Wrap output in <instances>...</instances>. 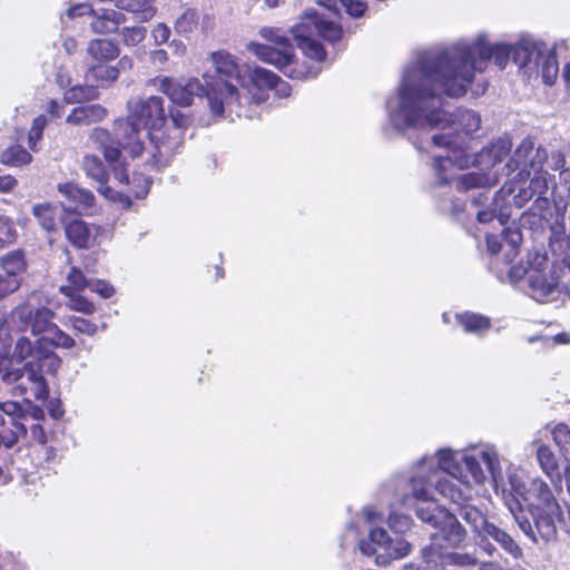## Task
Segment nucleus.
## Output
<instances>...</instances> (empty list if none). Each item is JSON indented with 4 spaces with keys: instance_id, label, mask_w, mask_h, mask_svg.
<instances>
[{
    "instance_id": "17",
    "label": "nucleus",
    "mask_w": 570,
    "mask_h": 570,
    "mask_svg": "<svg viewBox=\"0 0 570 570\" xmlns=\"http://www.w3.org/2000/svg\"><path fill=\"white\" fill-rule=\"evenodd\" d=\"M453 478L455 481L449 478L440 479L435 484V489L443 498L460 508L472 499V487L469 481L461 479V474Z\"/></svg>"
},
{
    "instance_id": "41",
    "label": "nucleus",
    "mask_w": 570,
    "mask_h": 570,
    "mask_svg": "<svg viewBox=\"0 0 570 570\" xmlns=\"http://www.w3.org/2000/svg\"><path fill=\"white\" fill-rule=\"evenodd\" d=\"M67 325H69L76 334L94 336L98 332V325L95 322L81 316L69 315Z\"/></svg>"
},
{
    "instance_id": "40",
    "label": "nucleus",
    "mask_w": 570,
    "mask_h": 570,
    "mask_svg": "<svg viewBox=\"0 0 570 570\" xmlns=\"http://www.w3.org/2000/svg\"><path fill=\"white\" fill-rule=\"evenodd\" d=\"M155 0H127L126 10L139 14L141 21H147L155 16Z\"/></svg>"
},
{
    "instance_id": "36",
    "label": "nucleus",
    "mask_w": 570,
    "mask_h": 570,
    "mask_svg": "<svg viewBox=\"0 0 570 570\" xmlns=\"http://www.w3.org/2000/svg\"><path fill=\"white\" fill-rule=\"evenodd\" d=\"M252 83L259 90H273L278 87L279 76L262 67H255L250 73Z\"/></svg>"
},
{
    "instance_id": "19",
    "label": "nucleus",
    "mask_w": 570,
    "mask_h": 570,
    "mask_svg": "<svg viewBox=\"0 0 570 570\" xmlns=\"http://www.w3.org/2000/svg\"><path fill=\"white\" fill-rule=\"evenodd\" d=\"M82 169L87 177L98 184L97 190L109 197L111 188L108 186L109 170L97 155H86L82 159Z\"/></svg>"
},
{
    "instance_id": "13",
    "label": "nucleus",
    "mask_w": 570,
    "mask_h": 570,
    "mask_svg": "<svg viewBox=\"0 0 570 570\" xmlns=\"http://www.w3.org/2000/svg\"><path fill=\"white\" fill-rule=\"evenodd\" d=\"M432 141L438 147H445L448 149V154L445 157H435L434 158V167L440 177V183L442 185L450 184V180L442 177V171L444 170V163L449 161L453 166H456L461 169L468 168L471 161V155L468 153V139L464 138H455L450 134H436L432 137Z\"/></svg>"
},
{
    "instance_id": "14",
    "label": "nucleus",
    "mask_w": 570,
    "mask_h": 570,
    "mask_svg": "<svg viewBox=\"0 0 570 570\" xmlns=\"http://www.w3.org/2000/svg\"><path fill=\"white\" fill-rule=\"evenodd\" d=\"M148 136L155 142L156 151L151 156V165L157 169L167 166L185 141V136L179 129L168 128L164 131L161 128Z\"/></svg>"
},
{
    "instance_id": "12",
    "label": "nucleus",
    "mask_w": 570,
    "mask_h": 570,
    "mask_svg": "<svg viewBox=\"0 0 570 570\" xmlns=\"http://www.w3.org/2000/svg\"><path fill=\"white\" fill-rule=\"evenodd\" d=\"M60 224L68 243L76 249H89L96 245L100 226L90 225L71 207H63Z\"/></svg>"
},
{
    "instance_id": "42",
    "label": "nucleus",
    "mask_w": 570,
    "mask_h": 570,
    "mask_svg": "<svg viewBox=\"0 0 570 570\" xmlns=\"http://www.w3.org/2000/svg\"><path fill=\"white\" fill-rule=\"evenodd\" d=\"M37 348H38L37 342L33 344L30 338L22 336V337L18 338V341L16 342L14 350H13V357L19 362H22L29 357L31 360H35Z\"/></svg>"
},
{
    "instance_id": "35",
    "label": "nucleus",
    "mask_w": 570,
    "mask_h": 570,
    "mask_svg": "<svg viewBox=\"0 0 570 570\" xmlns=\"http://www.w3.org/2000/svg\"><path fill=\"white\" fill-rule=\"evenodd\" d=\"M89 286V282L83 272L72 266L67 274V284L60 286L59 292L63 296H71L75 293H81L86 287Z\"/></svg>"
},
{
    "instance_id": "32",
    "label": "nucleus",
    "mask_w": 570,
    "mask_h": 570,
    "mask_svg": "<svg viewBox=\"0 0 570 570\" xmlns=\"http://www.w3.org/2000/svg\"><path fill=\"white\" fill-rule=\"evenodd\" d=\"M535 174L530 179L528 187L535 196L534 204L535 206L547 209L550 206L549 198L546 197V194L549 189L548 185V173L541 169L533 170Z\"/></svg>"
},
{
    "instance_id": "30",
    "label": "nucleus",
    "mask_w": 570,
    "mask_h": 570,
    "mask_svg": "<svg viewBox=\"0 0 570 570\" xmlns=\"http://www.w3.org/2000/svg\"><path fill=\"white\" fill-rule=\"evenodd\" d=\"M483 535L492 538L501 546L505 552L511 554L513 558L518 559L522 557V549L518 546L513 538L508 532L497 527L494 523L487 525Z\"/></svg>"
},
{
    "instance_id": "46",
    "label": "nucleus",
    "mask_w": 570,
    "mask_h": 570,
    "mask_svg": "<svg viewBox=\"0 0 570 570\" xmlns=\"http://www.w3.org/2000/svg\"><path fill=\"white\" fill-rule=\"evenodd\" d=\"M445 509L441 505H428V507H417L415 510L416 517L430 524L431 527L435 528L439 521L441 520L443 513L440 512V510Z\"/></svg>"
},
{
    "instance_id": "15",
    "label": "nucleus",
    "mask_w": 570,
    "mask_h": 570,
    "mask_svg": "<svg viewBox=\"0 0 570 570\" xmlns=\"http://www.w3.org/2000/svg\"><path fill=\"white\" fill-rule=\"evenodd\" d=\"M154 81L158 82V89L179 107H190L195 96L204 91V86L197 78H190L184 83L173 77H157Z\"/></svg>"
},
{
    "instance_id": "7",
    "label": "nucleus",
    "mask_w": 570,
    "mask_h": 570,
    "mask_svg": "<svg viewBox=\"0 0 570 570\" xmlns=\"http://www.w3.org/2000/svg\"><path fill=\"white\" fill-rule=\"evenodd\" d=\"M12 316L17 317L24 325L30 326V331L38 344H49L55 348L71 350L76 346V340L63 332L53 323L56 313L49 307L35 308L30 302H22L12 309Z\"/></svg>"
},
{
    "instance_id": "3",
    "label": "nucleus",
    "mask_w": 570,
    "mask_h": 570,
    "mask_svg": "<svg viewBox=\"0 0 570 570\" xmlns=\"http://www.w3.org/2000/svg\"><path fill=\"white\" fill-rule=\"evenodd\" d=\"M509 485L505 504L523 533L534 542L554 538L562 510L549 485L541 479L527 484L518 475L509 476Z\"/></svg>"
},
{
    "instance_id": "1",
    "label": "nucleus",
    "mask_w": 570,
    "mask_h": 570,
    "mask_svg": "<svg viewBox=\"0 0 570 570\" xmlns=\"http://www.w3.org/2000/svg\"><path fill=\"white\" fill-rule=\"evenodd\" d=\"M420 75L415 83H405L400 90V110L403 114L407 127L448 130L455 138L470 140L472 135L480 129L481 117L470 109H458L455 112H446L441 108H434L432 101L440 99L445 94L442 85L443 75L450 73L442 69L436 79L428 81V72L423 66V59L419 62Z\"/></svg>"
},
{
    "instance_id": "31",
    "label": "nucleus",
    "mask_w": 570,
    "mask_h": 570,
    "mask_svg": "<svg viewBox=\"0 0 570 570\" xmlns=\"http://www.w3.org/2000/svg\"><path fill=\"white\" fill-rule=\"evenodd\" d=\"M99 90L94 85H75L63 92V101L68 105L82 104L99 98Z\"/></svg>"
},
{
    "instance_id": "10",
    "label": "nucleus",
    "mask_w": 570,
    "mask_h": 570,
    "mask_svg": "<svg viewBox=\"0 0 570 570\" xmlns=\"http://www.w3.org/2000/svg\"><path fill=\"white\" fill-rule=\"evenodd\" d=\"M358 547L363 554L375 556L377 564H386L392 560L401 559L411 550L407 542H394L382 528L372 529L367 539H362Z\"/></svg>"
},
{
    "instance_id": "47",
    "label": "nucleus",
    "mask_w": 570,
    "mask_h": 570,
    "mask_svg": "<svg viewBox=\"0 0 570 570\" xmlns=\"http://www.w3.org/2000/svg\"><path fill=\"white\" fill-rule=\"evenodd\" d=\"M17 229L12 219L0 216V248L14 243Z\"/></svg>"
},
{
    "instance_id": "59",
    "label": "nucleus",
    "mask_w": 570,
    "mask_h": 570,
    "mask_svg": "<svg viewBox=\"0 0 570 570\" xmlns=\"http://www.w3.org/2000/svg\"><path fill=\"white\" fill-rule=\"evenodd\" d=\"M318 3L328 10L330 17H326L327 19L335 21L334 19L338 20L341 18L340 7H342L343 0H318Z\"/></svg>"
},
{
    "instance_id": "49",
    "label": "nucleus",
    "mask_w": 570,
    "mask_h": 570,
    "mask_svg": "<svg viewBox=\"0 0 570 570\" xmlns=\"http://www.w3.org/2000/svg\"><path fill=\"white\" fill-rule=\"evenodd\" d=\"M552 439L561 451L570 446V429L566 423H558L552 430Z\"/></svg>"
},
{
    "instance_id": "51",
    "label": "nucleus",
    "mask_w": 570,
    "mask_h": 570,
    "mask_svg": "<svg viewBox=\"0 0 570 570\" xmlns=\"http://www.w3.org/2000/svg\"><path fill=\"white\" fill-rule=\"evenodd\" d=\"M169 116L173 122L171 129H179L185 135L186 129L191 125L193 122V116L191 114H185L178 109H170Z\"/></svg>"
},
{
    "instance_id": "26",
    "label": "nucleus",
    "mask_w": 570,
    "mask_h": 570,
    "mask_svg": "<svg viewBox=\"0 0 570 570\" xmlns=\"http://www.w3.org/2000/svg\"><path fill=\"white\" fill-rule=\"evenodd\" d=\"M32 215L38 224L47 233H58L60 216L57 212V206L51 203L36 204L32 207Z\"/></svg>"
},
{
    "instance_id": "22",
    "label": "nucleus",
    "mask_w": 570,
    "mask_h": 570,
    "mask_svg": "<svg viewBox=\"0 0 570 570\" xmlns=\"http://www.w3.org/2000/svg\"><path fill=\"white\" fill-rule=\"evenodd\" d=\"M542 43L534 41H520L511 45V59L520 68L527 67L532 60L539 63L542 57Z\"/></svg>"
},
{
    "instance_id": "54",
    "label": "nucleus",
    "mask_w": 570,
    "mask_h": 570,
    "mask_svg": "<svg viewBox=\"0 0 570 570\" xmlns=\"http://www.w3.org/2000/svg\"><path fill=\"white\" fill-rule=\"evenodd\" d=\"M0 413L1 419H4V414L9 416V419L18 420V417L22 414V406L16 401H6L0 402ZM7 422H10L8 420Z\"/></svg>"
},
{
    "instance_id": "61",
    "label": "nucleus",
    "mask_w": 570,
    "mask_h": 570,
    "mask_svg": "<svg viewBox=\"0 0 570 570\" xmlns=\"http://www.w3.org/2000/svg\"><path fill=\"white\" fill-rule=\"evenodd\" d=\"M153 36L157 43H165L170 37V29L165 23H158L153 30Z\"/></svg>"
},
{
    "instance_id": "34",
    "label": "nucleus",
    "mask_w": 570,
    "mask_h": 570,
    "mask_svg": "<svg viewBox=\"0 0 570 570\" xmlns=\"http://www.w3.org/2000/svg\"><path fill=\"white\" fill-rule=\"evenodd\" d=\"M459 509L463 520L479 534H483L487 525L491 524V522L487 520L485 514L476 507L469 504V502L464 503V505H461Z\"/></svg>"
},
{
    "instance_id": "33",
    "label": "nucleus",
    "mask_w": 570,
    "mask_h": 570,
    "mask_svg": "<svg viewBox=\"0 0 570 570\" xmlns=\"http://www.w3.org/2000/svg\"><path fill=\"white\" fill-rule=\"evenodd\" d=\"M31 160V154L18 144L7 147L0 155L1 164L9 167H21L30 164Z\"/></svg>"
},
{
    "instance_id": "29",
    "label": "nucleus",
    "mask_w": 570,
    "mask_h": 570,
    "mask_svg": "<svg viewBox=\"0 0 570 570\" xmlns=\"http://www.w3.org/2000/svg\"><path fill=\"white\" fill-rule=\"evenodd\" d=\"M108 62H96L87 70V78L96 82L97 88L106 87L116 81L119 77V68L108 66Z\"/></svg>"
},
{
    "instance_id": "39",
    "label": "nucleus",
    "mask_w": 570,
    "mask_h": 570,
    "mask_svg": "<svg viewBox=\"0 0 570 570\" xmlns=\"http://www.w3.org/2000/svg\"><path fill=\"white\" fill-rule=\"evenodd\" d=\"M261 37L276 47L294 49L289 38L284 31L275 27H264L259 30Z\"/></svg>"
},
{
    "instance_id": "9",
    "label": "nucleus",
    "mask_w": 570,
    "mask_h": 570,
    "mask_svg": "<svg viewBox=\"0 0 570 570\" xmlns=\"http://www.w3.org/2000/svg\"><path fill=\"white\" fill-rule=\"evenodd\" d=\"M247 50L261 61L275 66L292 79L315 77L316 71L311 68L298 67L294 49L269 46L256 41L247 43Z\"/></svg>"
},
{
    "instance_id": "44",
    "label": "nucleus",
    "mask_w": 570,
    "mask_h": 570,
    "mask_svg": "<svg viewBox=\"0 0 570 570\" xmlns=\"http://www.w3.org/2000/svg\"><path fill=\"white\" fill-rule=\"evenodd\" d=\"M529 285L533 292L539 293L542 296L550 295L556 287V284L552 281H549L540 272H533L530 274Z\"/></svg>"
},
{
    "instance_id": "28",
    "label": "nucleus",
    "mask_w": 570,
    "mask_h": 570,
    "mask_svg": "<svg viewBox=\"0 0 570 570\" xmlns=\"http://www.w3.org/2000/svg\"><path fill=\"white\" fill-rule=\"evenodd\" d=\"M126 21L124 13L114 9H102L91 22L92 30L97 33L117 32L121 23Z\"/></svg>"
},
{
    "instance_id": "21",
    "label": "nucleus",
    "mask_w": 570,
    "mask_h": 570,
    "mask_svg": "<svg viewBox=\"0 0 570 570\" xmlns=\"http://www.w3.org/2000/svg\"><path fill=\"white\" fill-rule=\"evenodd\" d=\"M58 191L75 208L89 209L96 203L95 195L91 190L80 187L78 184L67 181L58 185Z\"/></svg>"
},
{
    "instance_id": "16",
    "label": "nucleus",
    "mask_w": 570,
    "mask_h": 570,
    "mask_svg": "<svg viewBox=\"0 0 570 570\" xmlns=\"http://www.w3.org/2000/svg\"><path fill=\"white\" fill-rule=\"evenodd\" d=\"M548 155L543 148H535L531 137L522 139L509 161L512 169H519V176L529 177L531 170L541 169L547 161Z\"/></svg>"
},
{
    "instance_id": "53",
    "label": "nucleus",
    "mask_w": 570,
    "mask_h": 570,
    "mask_svg": "<svg viewBox=\"0 0 570 570\" xmlns=\"http://www.w3.org/2000/svg\"><path fill=\"white\" fill-rule=\"evenodd\" d=\"M146 37L144 27H126L122 30V41L127 46H136Z\"/></svg>"
},
{
    "instance_id": "18",
    "label": "nucleus",
    "mask_w": 570,
    "mask_h": 570,
    "mask_svg": "<svg viewBox=\"0 0 570 570\" xmlns=\"http://www.w3.org/2000/svg\"><path fill=\"white\" fill-rule=\"evenodd\" d=\"M443 513L435 529L445 542V547H460L466 539V531L458 520L456 515L448 509L440 510Z\"/></svg>"
},
{
    "instance_id": "57",
    "label": "nucleus",
    "mask_w": 570,
    "mask_h": 570,
    "mask_svg": "<svg viewBox=\"0 0 570 570\" xmlns=\"http://www.w3.org/2000/svg\"><path fill=\"white\" fill-rule=\"evenodd\" d=\"M411 497H413L414 499H416L419 501H423V502H429V501L432 500V498L430 495L429 489L425 485H423V484L419 485L416 483L415 479H413V491H412V494L411 495H404L403 499H402V502L405 504Z\"/></svg>"
},
{
    "instance_id": "5",
    "label": "nucleus",
    "mask_w": 570,
    "mask_h": 570,
    "mask_svg": "<svg viewBox=\"0 0 570 570\" xmlns=\"http://www.w3.org/2000/svg\"><path fill=\"white\" fill-rule=\"evenodd\" d=\"M292 33L303 55L320 63L325 61L327 53L324 46L314 37L320 36L333 45L342 40L343 28L338 21L325 18L324 13L311 11L306 12L301 21L292 28Z\"/></svg>"
},
{
    "instance_id": "56",
    "label": "nucleus",
    "mask_w": 570,
    "mask_h": 570,
    "mask_svg": "<svg viewBox=\"0 0 570 570\" xmlns=\"http://www.w3.org/2000/svg\"><path fill=\"white\" fill-rule=\"evenodd\" d=\"M389 525L396 532H403L411 525V518L403 514L391 513L389 515Z\"/></svg>"
},
{
    "instance_id": "20",
    "label": "nucleus",
    "mask_w": 570,
    "mask_h": 570,
    "mask_svg": "<svg viewBox=\"0 0 570 570\" xmlns=\"http://www.w3.org/2000/svg\"><path fill=\"white\" fill-rule=\"evenodd\" d=\"M108 110L99 104L82 105L71 109L66 121L73 126H89L102 121Z\"/></svg>"
},
{
    "instance_id": "4",
    "label": "nucleus",
    "mask_w": 570,
    "mask_h": 570,
    "mask_svg": "<svg viewBox=\"0 0 570 570\" xmlns=\"http://www.w3.org/2000/svg\"><path fill=\"white\" fill-rule=\"evenodd\" d=\"M126 118H119L114 124L115 136L125 140V150L135 158L142 155L145 146L139 135L141 129L148 135L161 129L166 124L164 100L158 96L146 99H130L127 102Z\"/></svg>"
},
{
    "instance_id": "11",
    "label": "nucleus",
    "mask_w": 570,
    "mask_h": 570,
    "mask_svg": "<svg viewBox=\"0 0 570 570\" xmlns=\"http://www.w3.org/2000/svg\"><path fill=\"white\" fill-rule=\"evenodd\" d=\"M89 139L101 151L105 160L111 167L115 179L120 184L129 185L127 167L124 163H120L122 150H125V140L114 137L108 129L102 127H95L89 134Z\"/></svg>"
},
{
    "instance_id": "63",
    "label": "nucleus",
    "mask_w": 570,
    "mask_h": 570,
    "mask_svg": "<svg viewBox=\"0 0 570 570\" xmlns=\"http://www.w3.org/2000/svg\"><path fill=\"white\" fill-rule=\"evenodd\" d=\"M450 559L454 564L459 566H474L476 564V559L468 553H452L450 554Z\"/></svg>"
},
{
    "instance_id": "23",
    "label": "nucleus",
    "mask_w": 570,
    "mask_h": 570,
    "mask_svg": "<svg viewBox=\"0 0 570 570\" xmlns=\"http://www.w3.org/2000/svg\"><path fill=\"white\" fill-rule=\"evenodd\" d=\"M456 323L465 333L483 335L492 327V321L489 316L465 311L455 314Z\"/></svg>"
},
{
    "instance_id": "52",
    "label": "nucleus",
    "mask_w": 570,
    "mask_h": 570,
    "mask_svg": "<svg viewBox=\"0 0 570 570\" xmlns=\"http://www.w3.org/2000/svg\"><path fill=\"white\" fill-rule=\"evenodd\" d=\"M463 464L466 472L471 475V478L476 482L481 483L484 480L483 470L478 461V459L473 455H465L463 458Z\"/></svg>"
},
{
    "instance_id": "58",
    "label": "nucleus",
    "mask_w": 570,
    "mask_h": 570,
    "mask_svg": "<svg viewBox=\"0 0 570 570\" xmlns=\"http://www.w3.org/2000/svg\"><path fill=\"white\" fill-rule=\"evenodd\" d=\"M90 289L102 298H110L115 294V287L107 281L98 279L90 286Z\"/></svg>"
},
{
    "instance_id": "45",
    "label": "nucleus",
    "mask_w": 570,
    "mask_h": 570,
    "mask_svg": "<svg viewBox=\"0 0 570 570\" xmlns=\"http://www.w3.org/2000/svg\"><path fill=\"white\" fill-rule=\"evenodd\" d=\"M438 464L451 476L461 474V468L455 461L454 453L449 449H442L438 452Z\"/></svg>"
},
{
    "instance_id": "50",
    "label": "nucleus",
    "mask_w": 570,
    "mask_h": 570,
    "mask_svg": "<svg viewBox=\"0 0 570 570\" xmlns=\"http://www.w3.org/2000/svg\"><path fill=\"white\" fill-rule=\"evenodd\" d=\"M22 279H16L14 277L0 274V299L8 297L21 287Z\"/></svg>"
},
{
    "instance_id": "8",
    "label": "nucleus",
    "mask_w": 570,
    "mask_h": 570,
    "mask_svg": "<svg viewBox=\"0 0 570 570\" xmlns=\"http://www.w3.org/2000/svg\"><path fill=\"white\" fill-rule=\"evenodd\" d=\"M61 366V358L45 344H38L36 358L28 361L23 368L31 383V394L36 400H45L49 395V387L45 374L56 375Z\"/></svg>"
},
{
    "instance_id": "64",
    "label": "nucleus",
    "mask_w": 570,
    "mask_h": 570,
    "mask_svg": "<svg viewBox=\"0 0 570 570\" xmlns=\"http://www.w3.org/2000/svg\"><path fill=\"white\" fill-rule=\"evenodd\" d=\"M18 185V180L12 175L0 176V193H10Z\"/></svg>"
},
{
    "instance_id": "55",
    "label": "nucleus",
    "mask_w": 570,
    "mask_h": 570,
    "mask_svg": "<svg viewBox=\"0 0 570 570\" xmlns=\"http://www.w3.org/2000/svg\"><path fill=\"white\" fill-rule=\"evenodd\" d=\"M342 7L345 9L346 13L353 18L362 17L367 9L363 0H343Z\"/></svg>"
},
{
    "instance_id": "62",
    "label": "nucleus",
    "mask_w": 570,
    "mask_h": 570,
    "mask_svg": "<svg viewBox=\"0 0 570 570\" xmlns=\"http://www.w3.org/2000/svg\"><path fill=\"white\" fill-rule=\"evenodd\" d=\"M30 435L32 441L37 442L39 445L43 446L47 443V433L42 425L32 424L30 426Z\"/></svg>"
},
{
    "instance_id": "60",
    "label": "nucleus",
    "mask_w": 570,
    "mask_h": 570,
    "mask_svg": "<svg viewBox=\"0 0 570 570\" xmlns=\"http://www.w3.org/2000/svg\"><path fill=\"white\" fill-rule=\"evenodd\" d=\"M533 197H535L533 195V193L530 190L529 187H522L519 189V191L514 195L513 197V204L518 207V208H522L523 206H525V204L528 202H530Z\"/></svg>"
},
{
    "instance_id": "24",
    "label": "nucleus",
    "mask_w": 570,
    "mask_h": 570,
    "mask_svg": "<svg viewBox=\"0 0 570 570\" xmlns=\"http://www.w3.org/2000/svg\"><path fill=\"white\" fill-rule=\"evenodd\" d=\"M537 460L546 475L556 487H561L562 474L558 459L548 445H540L537 449Z\"/></svg>"
},
{
    "instance_id": "48",
    "label": "nucleus",
    "mask_w": 570,
    "mask_h": 570,
    "mask_svg": "<svg viewBox=\"0 0 570 570\" xmlns=\"http://www.w3.org/2000/svg\"><path fill=\"white\" fill-rule=\"evenodd\" d=\"M69 298L68 307L71 311L80 312L83 314H94L96 311L95 304L89 301L87 297L80 295V293H75L71 296H67Z\"/></svg>"
},
{
    "instance_id": "37",
    "label": "nucleus",
    "mask_w": 570,
    "mask_h": 570,
    "mask_svg": "<svg viewBox=\"0 0 570 570\" xmlns=\"http://www.w3.org/2000/svg\"><path fill=\"white\" fill-rule=\"evenodd\" d=\"M541 73L546 85L552 86L558 77L559 65L554 50H550L547 55L542 52Z\"/></svg>"
},
{
    "instance_id": "6",
    "label": "nucleus",
    "mask_w": 570,
    "mask_h": 570,
    "mask_svg": "<svg viewBox=\"0 0 570 570\" xmlns=\"http://www.w3.org/2000/svg\"><path fill=\"white\" fill-rule=\"evenodd\" d=\"M212 61L216 79L213 82L206 81V96L212 112L222 116L225 105H229L238 98L237 85L233 81H239L240 69L234 57L225 50L213 52Z\"/></svg>"
},
{
    "instance_id": "38",
    "label": "nucleus",
    "mask_w": 570,
    "mask_h": 570,
    "mask_svg": "<svg viewBox=\"0 0 570 570\" xmlns=\"http://www.w3.org/2000/svg\"><path fill=\"white\" fill-rule=\"evenodd\" d=\"M199 16L196 9H186L175 21L174 27L177 33L187 35L197 29Z\"/></svg>"
},
{
    "instance_id": "43",
    "label": "nucleus",
    "mask_w": 570,
    "mask_h": 570,
    "mask_svg": "<svg viewBox=\"0 0 570 570\" xmlns=\"http://www.w3.org/2000/svg\"><path fill=\"white\" fill-rule=\"evenodd\" d=\"M487 178L482 174L466 173L460 176L455 181V188L460 193L484 186Z\"/></svg>"
},
{
    "instance_id": "27",
    "label": "nucleus",
    "mask_w": 570,
    "mask_h": 570,
    "mask_svg": "<svg viewBox=\"0 0 570 570\" xmlns=\"http://www.w3.org/2000/svg\"><path fill=\"white\" fill-rule=\"evenodd\" d=\"M87 52L96 62H109L119 56L120 50L109 39H94L89 42Z\"/></svg>"
},
{
    "instance_id": "25",
    "label": "nucleus",
    "mask_w": 570,
    "mask_h": 570,
    "mask_svg": "<svg viewBox=\"0 0 570 570\" xmlns=\"http://www.w3.org/2000/svg\"><path fill=\"white\" fill-rule=\"evenodd\" d=\"M0 267L4 274L21 279L28 269L27 254L24 249H12L0 257Z\"/></svg>"
},
{
    "instance_id": "2",
    "label": "nucleus",
    "mask_w": 570,
    "mask_h": 570,
    "mask_svg": "<svg viewBox=\"0 0 570 570\" xmlns=\"http://www.w3.org/2000/svg\"><path fill=\"white\" fill-rule=\"evenodd\" d=\"M428 72V81L436 79L444 69L442 85L448 97L459 98L466 94L476 71L483 72L488 62L493 59L502 70L511 59V45H490L485 39L478 38L470 45H456L451 48L422 57Z\"/></svg>"
}]
</instances>
